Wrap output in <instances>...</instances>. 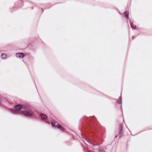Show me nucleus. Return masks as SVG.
I'll list each match as a JSON object with an SVG mask.
<instances>
[{
	"label": "nucleus",
	"mask_w": 152,
	"mask_h": 152,
	"mask_svg": "<svg viewBox=\"0 0 152 152\" xmlns=\"http://www.w3.org/2000/svg\"><path fill=\"white\" fill-rule=\"evenodd\" d=\"M20 113L27 117L31 116L33 115V112L29 110L25 111H21Z\"/></svg>",
	"instance_id": "obj_1"
},
{
	"label": "nucleus",
	"mask_w": 152,
	"mask_h": 152,
	"mask_svg": "<svg viewBox=\"0 0 152 152\" xmlns=\"http://www.w3.org/2000/svg\"><path fill=\"white\" fill-rule=\"evenodd\" d=\"M22 108V106L20 104L16 105L15 106V108L16 111L17 112H20V110Z\"/></svg>",
	"instance_id": "obj_2"
},
{
	"label": "nucleus",
	"mask_w": 152,
	"mask_h": 152,
	"mask_svg": "<svg viewBox=\"0 0 152 152\" xmlns=\"http://www.w3.org/2000/svg\"><path fill=\"white\" fill-rule=\"evenodd\" d=\"M16 56L19 58H23L24 56V54L22 53H18L16 54Z\"/></svg>",
	"instance_id": "obj_3"
},
{
	"label": "nucleus",
	"mask_w": 152,
	"mask_h": 152,
	"mask_svg": "<svg viewBox=\"0 0 152 152\" xmlns=\"http://www.w3.org/2000/svg\"><path fill=\"white\" fill-rule=\"evenodd\" d=\"M41 118L43 120L46 119L47 118V116L45 114H40Z\"/></svg>",
	"instance_id": "obj_4"
},
{
	"label": "nucleus",
	"mask_w": 152,
	"mask_h": 152,
	"mask_svg": "<svg viewBox=\"0 0 152 152\" xmlns=\"http://www.w3.org/2000/svg\"><path fill=\"white\" fill-rule=\"evenodd\" d=\"M56 127L60 129L61 130H64V128L63 127L60 125L59 124H57L56 126Z\"/></svg>",
	"instance_id": "obj_5"
},
{
	"label": "nucleus",
	"mask_w": 152,
	"mask_h": 152,
	"mask_svg": "<svg viewBox=\"0 0 152 152\" xmlns=\"http://www.w3.org/2000/svg\"><path fill=\"white\" fill-rule=\"evenodd\" d=\"M124 15H125V17L126 18H128L129 14V13L128 12H127V11L126 12L124 13Z\"/></svg>",
	"instance_id": "obj_6"
},
{
	"label": "nucleus",
	"mask_w": 152,
	"mask_h": 152,
	"mask_svg": "<svg viewBox=\"0 0 152 152\" xmlns=\"http://www.w3.org/2000/svg\"><path fill=\"white\" fill-rule=\"evenodd\" d=\"M131 26L132 28H135L136 27V26L134 24V23L132 22H131L130 23Z\"/></svg>",
	"instance_id": "obj_7"
},
{
	"label": "nucleus",
	"mask_w": 152,
	"mask_h": 152,
	"mask_svg": "<svg viewBox=\"0 0 152 152\" xmlns=\"http://www.w3.org/2000/svg\"><path fill=\"white\" fill-rule=\"evenodd\" d=\"M1 57L3 59L7 57V55L5 54H2L1 55Z\"/></svg>",
	"instance_id": "obj_8"
},
{
	"label": "nucleus",
	"mask_w": 152,
	"mask_h": 152,
	"mask_svg": "<svg viewBox=\"0 0 152 152\" xmlns=\"http://www.w3.org/2000/svg\"><path fill=\"white\" fill-rule=\"evenodd\" d=\"M122 129V126H120V128H119L120 131V132H121Z\"/></svg>",
	"instance_id": "obj_9"
},
{
	"label": "nucleus",
	"mask_w": 152,
	"mask_h": 152,
	"mask_svg": "<svg viewBox=\"0 0 152 152\" xmlns=\"http://www.w3.org/2000/svg\"><path fill=\"white\" fill-rule=\"evenodd\" d=\"M51 124L53 126H55V125L52 122H51Z\"/></svg>",
	"instance_id": "obj_10"
},
{
	"label": "nucleus",
	"mask_w": 152,
	"mask_h": 152,
	"mask_svg": "<svg viewBox=\"0 0 152 152\" xmlns=\"http://www.w3.org/2000/svg\"><path fill=\"white\" fill-rule=\"evenodd\" d=\"M118 134L116 135V136H115V137H118Z\"/></svg>",
	"instance_id": "obj_11"
}]
</instances>
